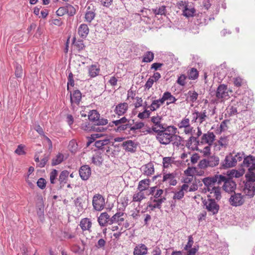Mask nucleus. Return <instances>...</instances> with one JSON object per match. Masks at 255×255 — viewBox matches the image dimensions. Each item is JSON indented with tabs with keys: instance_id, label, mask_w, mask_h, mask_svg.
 Masks as SVG:
<instances>
[{
	"instance_id": "nucleus-1",
	"label": "nucleus",
	"mask_w": 255,
	"mask_h": 255,
	"mask_svg": "<svg viewBox=\"0 0 255 255\" xmlns=\"http://www.w3.org/2000/svg\"><path fill=\"white\" fill-rule=\"evenodd\" d=\"M177 128L173 126H169L156 133V138L161 144L167 145L172 142V135L176 132Z\"/></svg>"
},
{
	"instance_id": "nucleus-2",
	"label": "nucleus",
	"mask_w": 255,
	"mask_h": 255,
	"mask_svg": "<svg viewBox=\"0 0 255 255\" xmlns=\"http://www.w3.org/2000/svg\"><path fill=\"white\" fill-rule=\"evenodd\" d=\"M244 156V152H238L235 155L230 153L226 156L222 165L224 168L234 167L238 162H241L243 159Z\"/></svg>"
},
{
	"instance_id": "nucleus-3",
	"label": "nucleus",
	"mask_w": 255,
	"mask_h": 255,
	"mask_svg": "<svg viewBox=\"0 0 255 255\" xmlns=\"http://www.w3.org/2000/svg\"><path fill=\"white\" fill-rule=\"evenodd\" d=\"M220 159L219 157L212 155L206 158L201 160L197 166L199 168L207 169L208 167H214L219 165Z\"/></svg>"
},
{
	"instance_id": "nucleus-4",
	"label": "nucleus",
	"mask_w": 255,
	"mask_h": 255,
	"mask_svg": "<svg viewBox=\"0 0 255 255\" xmlns=\"http://www.w3.org/2000/svg\"><path fill=\"white\" fill-rule=\"evenodd\" d=\"M247 181L246 182L243 189L245 197L248 196L252 198L255 195V182L250 179V176L246 174L245 175Z\"/></svg>"
},
{
	"instance_id": "nucleus-5",
	"label": "nucleus",
	"mask_w": 255,
	"mask_h": 255,
	"mask_svg": "<svg viewBox=\"0 0 255 255\" xmlns=\"http://www.w3.org/2000/svg\"><path fill=\"white\" fill-rule=\"evenodd\" d=\"M203 204L204 208L213 215L218 213L220 206L214 199L208 198L203 201Z\"/></svg>"
},
{
	"instance_id": "nucleus-6",
	"label": "nucleus",
	"mask_w": 255,
	"mask_h": 255,
	"mask_svg": "<svg viewBox=\"0 0 255 255\" xmlns=\"http://www.w3.org/2000/svg\"><path fill=\"white\" fill-rule=\"evenodd\" d=\"M225 179V176L222 175H215L213 177H208L204 178L202 180L205 186L207 187V190L209 188L213 187L216 185V183L218 182V183H221V181H224Z\"/></svg>"
},
{
	"instance_id": "nucleus-7",
	"label": "nucleus",
	"mask_w": 255,
	"mask_h": 255,
	"mask_svg": "<svg viewBox=\"0 0 255 255\" xmlns=\"http://www.w3.org/2000/svg\"><path fill=\"white\" fill-rule=\"evenodd\" d=\"M242 166L248 168V174H254L255 171V157L250 155L244 156Z\"/></svg>"
},
{
	"instance_id": "nucleus-8",
	"label": "nucleus",
	"mask_w": 255,
	"mask_h": 255,
	"mask_svg": "<svg viewBox=\"0 0 255 255\" xmlns=\"http://www.w3.org/2000/svg\"><path fill=\"white\" fill-rule=\"evenodd\" d=\"M163 178L162 182L168 184L170 186H175L177 184V181L176 180L177 173L176 172L172 173L167 172V171L163 170Z\"/></svg>"
},
{
	"instance_id": "nucleus-9",
	"label": "nucleus",
	"mask_w": 255,
	"mask_h": 255,
	"mask_svg": "<svg viewBox=\"0 0 255 255\" xmlns=\"http://www.w3.org/2000/svg\"><path fill=\"white\" fill-rule=\"evenodd\" d=\"M92 205L95 210L98 211L102 210L105 207L104 198L100 194L95 195L93 197Z\"/></svg>"
},
{
	"instance_id": "nucleus-10",
	"label": "nucleus",
	"mask_w": 255,
	"mask_h": 255,
	"mask_svg": "<svg viewBox=\"0 0 255 255\" xmlns=\"http://www.w3.org/2000/svg\"><path fill=\"white\" fill-rule=\"evenodd\" d=\"M245 196L241 193H234L229 199V203L231 205L235 207L240 206L245 202Z\"/></svg>"
},
{
	"instance_id": "nucleus-11",
	"label": "nucleus",
	"mask_w": 255,
	"mask_h": 255,
	"mask_svg": "<svg viewBox=\"0 0 255 255\" xmlns=\"http://www.w3.org/2000/svg\"><path fill=\"white\" fill-rule=\"evenodd\" d=\"M161 121V117L158 115L151 118V122L152 123L151 130L154 133H156L166 128L162 124Z\"/></svg>"
},
{
	"instance_id": "nucleus-12",
	"label": "nucleus",
	"mask_w": 255,
	"mask_h": 255,
	"mask_svg": "<svg viewBox=\"0 0 255 255\" xmlns=\"http://www.w3.org/2000/svg\"><path fill=\"white\" fill-rule=\"evenodd\" d=\"M228 91L227 86L225 84L220 85L216 92V98L223 102L225 99H228L229 97Z\"/></svg>"
},
{
	"instance_id": "nucleus-13",
	"label": "nucleus",
	"mask_w": 255,
	"mask_h": 255,
	"mask_svg": "<svg viewBox=\"0 0 255 255\" xmlns=\"http://www.w3.org/2000/svg\"><path fill=\"white\" fill-rule=\"evenodd\" d=\"M229 143V136H221L220 138L214 143V149L216 151L225 150L228 146Z\"/></svg>"
},
{
	"instance_id": "nucleus-14",
	"label": "nucleus",
	"mask_w": 255,
	"mask_h": 255,
	"mask_svg": "<svg viewBox=\"0 0 255 255\" xmlns=\"http://www.w3.org/2000/svg\"><path fill=\"white\" fill-rule=\"evenodd\" d=\"M215 137L216 136L213 132L208 131L202 135L200 140L201 143L212 145L215 140Z\"/></svg>"
},
{
	"instance_id": "nucleus-15",
	"label": "nucleus",
	"mask_w": 255,
	"mask_h": 255,
	"mask_svg": "<svg viewBox=\"0 0 255 255\" xmlns=\"http://www.w3.org/2000/svg\"><path fill=\"white\" fill-rule=\"evenodd\" d=\"M208 191L209 192L208 198L212 199L215 198L217 200H219L221 198V189L219 185H215L209 188Z\"/></svg>"
},
{
	"instance_id": "nucleus-16",
	"label": "nucleus",
	"mask_w": 255,
	"mask_h": 255,
	"mask_svg": "<svg viewBox=\"0 0 255 255\" xmlns=\"http://www.w3.org/2000/svg\"><path fill=\"white\" fill-rule=\"evenodd\" d=\"M222 182H224L223 188L226 192L231 193L235 191L236 188L235 182L231 179H227L226 177H225V179L224 181H221Z\"/></svg>"
},
{
	"instance_id": "nucleus-17",
	"label": "nucleus",
	"mask_w": 255,
	"mask_h": 255,
	"mask_svg": "<svg viewBox=\"0 0 255 255\" xmlns=\"http://www.w3.org/2000/svg\"><path fill=\"white\" fill-rule=\"evenodd\" d=\"M96 9L94 6L92 4L89 5L87 7L86 11L85 14V21L91 23L92 21L94 19L96 16L95 13Z\"/></svg>"
},
{
	"instance_id": "nucleus-18",
	"label": "nucleus",
	"mask_w": 255,
	"mask_h": 255,
	"mask_svg": "<svg viewBox=\"0 0 255 255\" xmlns=\"http://www.w3.org/2000/svg\"><path fill=\"white\" fill-rule=\"evenodd\" d=\"M125 217L126 215L124 213L122 212H117L111 218L109 225L118 223L119 225H120L122 222L124 221Z\"/></svg>"
},
{
	"instance_id": "nucleus-19",
	"label": "nucleus",
	"mask_w": 255,
	"mask_h": 255,
	"mask_svg": "<svg viewBox=\"0 0 255 255\" xmlns=\"http://www.w3.org/2000/svg\"><path fill=\"white\" fill-rule=\"evenodd\" d=\"M161 99L164 104L165 102H166V106H169L171 104H175L177 101V99L168 91H166L163 94Z\"/></svg>"
},
{
	"instance_id": "nucleus-20",
	"label": "nucleus",
	"mask_w": 255,
	"mask_h": 255,
	"mask_svg": "<svg viewBox=\"0 0 255 255\" xmlns=\"http://www.w3.org/2000/svg\"><path fill=\"white\" fill-rule=\"evenodd\" d=\"M82 98V94L80 91L76 90L73 94H70V102L71 106L74 107L75 105H79Z\"/></svg>"
},
{
	"instance_id": "nucleus-21",
	"label": "nucleus",
	"mask_w": 255,
	"mask_h": 255,
	"mask_svg": "<svg viewBox=\"0 0 255 255\" xmlns=\"http://www.w3.org/2000/svg\"><path fill=\"white\" fill-rule=\"evenodd\" d=\"M79 175L81 178L84 180H87L91 175V168L88 165H83L79 169Z\"/></svg>"
},
{
	"instance_id": "nucleus-22",
	"label": "nucleus",
	"mask_w": 255,
	"mask_h": 255,
	"mask_svg": "<svg viewBox=\"0 0 255 255\" xmlns=\"http://www.w3.org/2000/svg\"><path fill=\"white\" fill-rule=\"evenodd\" d=\"M92 225V222L88 218L81 219L79 224L83 232L88 231L89 232H91Z\"/></svg>"
},
{
	"instance_id": "nucleus-23",
	"label": "nucleus",
	"mask_w": 255,
	"mask_h": 255,
	"mask_svg": "<svg viewBox=\"0 0 255 255\" xmlns=\"http://www.w3.org/2000/svg\"><path fill=\"white\" fill-rule=\"evenodd\" d=\"M128 108V103H120L116 106L114 111L118 116H122L127 113Z\"/></svg>"
},
{
	"instance_id": "nucleus-24",
	"label": "nucleus",
	"mask_w": 255,
	"mask_h": 255,
	"mask_svg": "<svg viewBox=\"0 0 255 255\" xmlns=\"http://www.w3.org/2000/svg\"><path fill=\"white\" fill-rule=\"evenodd\" d=\"M110 219V216L107 212H103L98 217V222L101 226L104 227L109 224Z\"/></svg>"
},
{
	"instance_id": "nucleus-25",
	"label": "nucleus",
	"mask_w": 255,
	"mask_h": 255,
	"mask_svg": "<svg viewBox=\"0 0 255 255\" xmlns=\"http://www.w3.org/2000/svg\"><path fill=\"white\" fill-rule=\"evenodd\" d=\"M148 249L143 244H139L134 248L133 255H145L147 254Z\"/></svg>"
},
{
	"instance_id": "nucleus-26",
	"label": "nucleus",
	"mask_w": 255,
	"mask_h": 255,
	"mask_svg": "<svg viewBox=\"0 0 255 255\" xmlns=\"http://www.w3.org/2000/svg\"><path fill=\"white\" fill-rule=\"evenodd\" d=\"M195 12L196 10L193 4H190L189 2L183 10L182 14L186 17H193Z\"/></svg>"
},
{
	"instance_id": "nucleus-27",
	"label": "nucleus",
	"mask_w": 255,
	"mask_h": 255,
	"mask_svg": "<svg viewBox=\"0 0 255 255\" xmlns=\"http://www.w3.org/2000/svg\"><path fill=\"white\" fill-rule=\"evenodd\" d=\"M122 145L126 151L131 152H134L136 147V144L131 140L123 142Z\"/></svg>"
},
{
	"instance_id": "nucleus-28",
	"label": "nucleus",
	"mask_w": 255,
	"mask_h": 255,
	"mask_svg": "<svg viewBox=\"0 0 255 255\" xmlns=\"http://www.w3.org/2000/svg\"><path fill=\"white\" fill-rule=\"evenodd\" d=\"M100 66L98 64H93L88 67L89 76L91 78L96 77L99 74Z\"/></svg>"
},
{
	"instance_id": "nucleus-29",
	"label": "nucleus",
	"mask_w": 255,
	"mask_h": 255,
	"mask_svg": "<svg viewBox=\"0 0 255 255\" xmlns=\"http://www.w3.org/2000/svg\"><path fill=\"white\" fill-rule=\"evenodd\" d=\"M69 175V171L66 170L60 172L58 180L59 182L61 187L64 186L67 183Z\"/></svg>"
},
{
	"instance_id": "nucleus-30",
	"label": "nucleus",
	"mask_w": 255,
	"mask_h": 255,
	"mask_svg": "<svg viewBox=\"0 0 255 255\" xmlns=\"http://www.w3.org/2000/svg\"><path fill=\"white\" fill-rule=\"evenodd\" d=\"M150 182V180L149 179H144L140 180L138 183L137 189L142 192H144L148 189Z\"/></svg>"
},
{
	"instance_id": "nucleus-31",
	"label": "nucleus",
	"mask_w": 255,
	"mask_h": 255,
	"mask_svg": "<svg viewBox=\"0 0 255 255\" xmlns=\"http://www.w3.org/2000/svg\"><path fill=\"white\" fill-rule=\"evenodd\" d=\"M143 173L146 176H150L154 172V165L152 162H149L142 166Z\"/></svg>"
},
{
	"instance_id": "nucleus-32",
	"label": "nucleus",
	"mask_w": 255,
	"mask_h": 255,
	"mask_svg": "<svg viewBox=\"0 0 255 255\" xmlns=\"http://www.w3.org/2000/svg\"><path fill=\"white\" fill-rule=\"evenodd\" d=\"M164 103L161 98L157 100H153L150 105L147 106V107L149 109L151 112H153L159 109L160 107Z\"/></svg>"
},
{
	"instance_id": "nucleus-33",
	"label": "nucleus",
	"mask_w": 255,
	"mask_h": 255,
	"mask_svg": "<svg viewBox=\"0 0 255 255\" xmlns=\"http://www.w3.org/2000/svg\"><path fill=\"white\" fill-rule=\"evenodd\" d=\"M89 32V28L86 24H82L78 28V34L82 38H85L87 36Z\"/></svg>"
},
{
	"instance_id": "nucleus-34",
	"label": "nucleus",
	"mask_w": 255,
	"mask_h": 255,
	"mask_svg": "<svg viewBox=\"0 0 255 255\" xmlns=\"http://www.w3.org/2000/svg\"><path fill=\"white\" fill-rule=\"evenodd\" d=\"M144 110L142 112H140L138 113L137 115V117L140 119H147L149 117L151 114V111L150 110H148V108L147 107V105H146L143 107Z\"/></svg>"
},
{
	"instance_id": "nucleus-35",
	"label": "nucleus",
	"mask_w": 255,
	"mask_h": 255,
	"mask_svg": "<svg viewBox=\"0 0 255 255\" xmlns=\"http://www.w3.org/2000/svg\"><path fill=\"white\" fill-rule=\"evenodd\" d=\"M197 114L199 117V123L200 124L206 121V120L209 118L208 112L206 109L203 110L200 112L197 111Z\"/></svg>"
},
{
	"instance_id": "nucleus-36",
	"label": "nucleus",
	"mask_w": 255,
	"mask_h": 255,
	"mask_svg": "<svg viewBox=\"0 0 255 255\" xmlns=\"http://www.w3.org/2000/svg\"><path fill=\"white\" fill-rule=\"evenodd\" d=\"M187 95V100H189L191 103L196 102L198 97V94L195 90H189Z\"/></svg>"
},
{
	"instance_id": "nucleus-37",
	"label": "nucleus",
	"mask_w": 255,
	"mask_h": 255,
	"mask_svg": "<svg viewBox=\"0 0 255 255\" xmlns=\"http://www.w3.org/2000/svg\"><path fill=\"white\" fill-rule=\"evenodd\" d=\"M174 162V158L171 157H165L163 158L162 164L163 168H168L171 167Z\"/></svg>"
},
{
	"instance_id": "nucleus-38",
	"label": "nucleus",
	"mask_w": 255,
	"mask_h": 255,
	"mask_svg": "<svg viewBox=\"0 0 255 255\" xmlns=\"http://www.w3.org/2000/svg\"><path fill=\"white\" fill-rule=\"evenodd\" d=\"M99 118L100 114L96 110H91L89 113L88 119L91 122L96 123L98 120H99Z\"/></svg>"
},
{
	"instance_id": "nucleus-39",
	"label": "nucleus",
	"mask_w": 255,
	"mask_h": 255,
	"mask_svg": "<svg viewBox=\"0 0 255 255\" xmlns=\"http://www.w3.org/2000/svg\"><path fill=\"white\" fill-rule=\"evenodd\" d=\"M64 160V155L62 153H59L52 159L51 164L52 166H55L60 164Z\"/></svg>"
},
{
	"instance_id": "nucleus-40",
	"label": "nucleus",
	"mask_w": 255,
	"mask_h": 255,
	"mask_svg": "<svg viewBox=\"0 0 255 255\" xmlns=\"http://www.w3.org/2000/svg\"><path fill=\"white\" fill-rule=\"evenodd\" d=\"M145 198L144 192H142L138 190V191L133 194L132 197V202H140L141 200Z\"/></svg>"
},
{
	"instance_id": "nucleus-41",
	"label": "nucleus",
	"mask_w": 255,
	"mask_h": 255,
	"mask_svg": "<svg viewBox=\"0 0 255 255\" xmlns=\"http://www.w3.org/2000/svg\"><path fill=\"white\" fill-rule=\"evenodd\" d=\"M176 132H174V135H172V142L174 146L178 147L181 144L182 138L180 135L176 134Z\"/></svg>"
},
{
	"instance_id": "nucleus-42",
	"label": "nucleus",
	"mask_w": 255,
	"mask_h": 255,
	"mask_svg": "<svg viewBox=\"0 0 255 255\" xmlns=\"http://www.w3.org/2000/svg\"><path fill=\"white\" fill-rule=\"evenodd\" d=\"M198 76L199 73L196 68H192L188 71V78L190 80H196Z\"/></svg>"
},
{
	"instance_id": "nucleus-43",
	"label": "nucleus",
	"mask_w": 255,
	"mask_h": 255,
	"mask_svg": "<svg viewBox=\"0 0 255 255\" xmlns=\"http://www.w3.org/2000/svg\"><path fill=\"white\" fill-rule=\"evenodd\" d=\"M152 11L155 15H165L166 13V8L165 6L162 5L159 8H152Z\"/></svg>"
},
{
	"instance_id": "nucleus-44",
	"label": "nucleus",
	"mask_w": 255,
	"mask_h": 255,
	"mask_svg": "<svg viewBox=\"0 0 255 255\" xmlns=\"http://www.w3.org/2000/svg\"><path fill=\"white\" fill-rule=\"evenodd\" d=\"M154 58V54L151 51H147L143 56V62L148 63L151 62Z\"/></svg>"
},
{
	"instance_id": "nucleus-45",
	"label": "nucleus",
	"mask_w": 255,
	"mask_h": 255,
	"mask_svg": "<svg viewBox=\"0 0 255 255\" xmlns=\"http://www.w3.org/2000/svg\"><path fill=\"white\" fill-rule=\"evenodd\" d=\"M245 173L244 170H232L230 171L229 175L231 177H235V178H239L243 175Z\"/></svg>"
},
{
	"instance_id": "nucleus-46",
	"label": "nucleus",
	"mask_w": 255,
	"mask_h": 255,
	"mask_svg": "<svg viewBox=\"0 0 255 255\" xmlns=\"http://www.w3.org/2000/svg\"><path fill=\"white\" fill-rule=\"evenodd\" d=\"M180 189L184 193L185 192H191V191H195L196 190H197V188L194 185H192L191 186H189L188 184H183L181 186Z\"/></svg>"
},
{
	"instance_id": "nucleus-47",
	"label": "nucleus",
	"mask_w": 255,
	"mask_h": 255,
	"mask_svg": "<svg viewBox=\"0 0 255 255\" xmlns=\"http://www.w3.org/2000/svg\"><path fill=\"white\" fill-rule=\"evenodd\" d=\"M58 176V171L56 169H52L50 173V182L51 184H54L56 182Z\"/></svg>"
},
{
	"instance_id": "nucleus-48",
	"label": "nucleus",
	"mask_w": 255,
	"mask_h": 255,
	"mask_svg": "<svg viewBox=\"0 0 255 255\" xmlns=\"http://www.w3.org/2000/svg\"><path fill=\"white\" fill-rule=\"evenodd\" d=\"M190 124V120L189 118H183L177 125V127L180 129L189 126Z\"/></svg>"
},
{
	"instance_id": "nucleus-49",
	"label": "nucleus",
	"mask_w": 255,
	"mask_h": 255,
	"mask_svg": "<svg viewBox=\"0 0 255 255\" xmlns=\"http://www.w3.org/2000/svg\"><path fill=\"white\" fill-rule=\"evenodd\" d=\"M110 142L109 139H104L102 140H98L95 141V145L98 148H102L103 146L108 144Z\"/></svg>"
},
{
	"instance_id": "nucleus-50",
	"label": "nucleus",
	"mask_w": 255,
	"mask_h": 255,
	"mask_svg": "<svg viewBox=\"0 0 255 255\" xmlns=\"http://www.w3.org/2000/svg\"><path fill=\"white\" fill-rule=\"evenodd\" d=\"M187 78L185 74H181L178 77L176 82L180 86H184L186 84V80Z\"/></svg>"
},
{
	"instance_id": "nucleus-51",
	"label": "nucleus",
	"mask_w": 255,
	"mask_h": 255,
	"mask_svg": "<svg viewBox=\"0 0 255 255\" xmlns=\"http://www.w3.org/2000/svg\"><path fill=\"white\" fill-rule=\"evenodd\" d=\"M227 112L229 117L236 115L238 113L237 108L235 106H231L228 108Z\"/></svg>"
},
{
	"instance_id": "nucleus-52",
	"label": "nucleus",
	"mask_w": 255,
	"mask_h": 255,
	"mask_svg": "<svg viewBox=\"0 0 255 255\" xmlns=\"http://www.w3.org/2000/svg\"><path fill=\"white\" fill-rule=\"evenodd\" d=\"M69 149L72 153H75L78 148V145L74 140H71L70 141L68 145Z\"/></svg>"
},
{
	"instance_id": "nucleus-53",
	"label": "nucleus",
	"mask_w": 255,
	"mask_h": 255,
	"mask_svg": "<svg viewBox=\"0 0 255 255\" xmlns=\"http://www.w3.org/2000/svg\"><path fill=\"white\" fill-rule=\"evenodd\" d=\"M103 136V134L101 133L92 134L90 137L89 141L87 142V146H89L92 142L94 141L96 138L101 137Z\"/></svg>"
},
{
	"instance_id": "nucleus-54",
	"label": "nucleus",
	"mask_w": 255,
	"mask_h": 255,
	"mask_svg": "<svg viewBox=\"0 0 255 255\" xmlns=\"http://www.w3.org/2000/svg\"><path fill=\"white\" fill-rule=\"evenodd\" d=\"M23 73L22 67L20 65L17 64L15 66V75L17 78L21 77Z\"/></svg>"
},
{
	"instance_id": "nucleus-55",
	"label": "nucleus",
	"mask_w": 255,
	"mask_h": 255,
	"mask_svg": "<svg viewBox=\"0 0 255 255\" xmlns=\"http://www.w3.org/2000/svg\"><path fill=\"white\" fill-rule=\"evenodd\" d=\"M66 13L70 16L74 15L76 13L75 8L71 5L68 4L65 6Z\"/></svg>"
},
{
	"instance_id": "nucleus-56",
	"label": "nucleus",
	"mask_w": 255,
	"mask_h": 255,
	"mask_svg": "<svg viewBox=\"0 0 255 255\" xmlns=\"http://www.w3.org/2000/svg\"><path fill=\"white\" fill-rule=\"evenodd\" d=\"M196 140V137L193 136H191L187 140L186 143V146L188 148H191L192 150H194L195 149V147L192 146V141H194Z\"/></svg>"
},
{
	"instance_id": "nucleus-57",
	"label": "nucleus",
	"mask_w": 255,
	"mask_h": 255,
	"mask_svg": "<svg viewBox=\"0 0 255 255\" xmlns=\"http://www.w3.org/2000/svg\"><path fill=\"white\" fill-rule=\"evenodd\" d=\"M73 43L75 44L76 47L79 51L84 49L85 48V45L82 40H78L77 41H75V38H74Z\"/></svg>"
},
{
	"instance_id": "nucleus-58",
	"label": "nucleus",
	"mask_w": 255,
	"mask_h": 255,
	"mask_svg": "<svg viewBox=\"0 0 255 255\" xmlns=\"http://www.w3.org/2000/svg\"><path fill=\"white\" fill-rule=\"evenodd\" d=\"M196 167H188L187 169L184 171V173L187 176H193L195 175Z\"/></svg>"
},
{
	"instance_id": "nucleus-59",
	"label": "nucleus",
	"mask_w": 255,
	"mask_h": 255,
	"mask_svg": "<svg viewBox=\"0 0 255 255\" xmlns=\"http://www.w3.org/2000/svg\"><path fill=\"white\" fill-rule=\"evenodd\" d=\"M184 196V193L180 189V190L178 191H176L174 193V196L173 197V199L174 200H180Z\"/></svg>"
},
{
	"instance_id": "nucleus-60",
	"label": "nucleus",
	"mask_w": 255,
	"mask_h": 255,
	"mask_svg": "<svg viewBox=\"0 0 255 255\" xmlns=\"http://www.w3.org/2000/svg\"><path fill=\"white\" fill-rule=\"evenodd\" d=\"M193 243V238L192 236L190 235L188 237V241L187 245L184 248V250L188 251L189 249L191 248Z\"/></svg>"
},
{
	"instance_id": "nucleus-61",
	"label": "nucleus",
	"mask_w": 255,
	"mask_h": 255,
	"mask_svg": "<svg viewBox=\"0 0 255 255\" xmlns=\"http://www.w3.org/2000/svg\"><path fill=\"white\" fill-rule=\"evenodd\" d=\"M144 126V124L142 122H136L134 124L133 126L130 128V130H135L136 129H140Z\"/></svg>"
},
{
	"instance_id": "nucleus-62",
	"label": "nucleus",
	"mask_w": 255,
	"mask_h": 255,
	"mask_svg": "<svg viewBox=\"0 0 255 255\" xmlns=\"http://www.w3.org/2000/svg\"><path fill=\"white\" fill-rule=\"evenodd\" d=\"M165 200V198H160L158 199H154L153 202L155 203L153 205L154 208H160L161 204Z\"/></svg>"
},
{
	"instance_id": "nucleus-63",
	"label": "nucleus",
	"mask_w": 255,
	"mask_h": 255,
	"mask_svg": "<svg viewBox=\"0 0 255 255\" xmlns=\"http://www.w3.org/2000/svg\"><path fill=\"white\" fill-rule=\"evenodd\" d=\"M234 84L235 86L240 87L244 84V80L241 77H236L234 79Z\"/></svg>"
},
{
	"instance_id": "nucleus-64",
	"label": "nucleus",
	"mask_w": 255,
	"mask_h": 255,
	"mask_svg": "<svg viewBox=\"0 0 255 255\" xmlns=\"http://www.w3.org/2000/svg\"><path fill=\"white\" fill-rule=\"evenodd\" d=\"M46 184V181L43 178H39L37 182V186L41 189H43L45 188Z\"/></svg>"
}]
</instances>
